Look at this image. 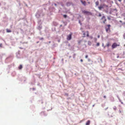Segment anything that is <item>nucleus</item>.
Returning <instances> with one entry per match:
<instances>
[{
  "instance_id": "ea45409f",
  "label": "nucleus",
  "mask_w": 125,
  "mask_h": 125,
  "mask_svg": "<svg viewBox=\"0 0 125 125\" xmlns=\"http://www.w3.org/2000/svg\"><path fill=\"white\" fill-rule=\"evenodd\" d=\"M118 0L120 2H121V0Z\"/></svg>"
},
{
  "instance_id": "412c9836",
  "label": "nucleus",
  "mask_w": 125,
  "mask_h": 125,
  "mask_svg": "<svg viewBox=\"0 0 125 125\" xmlns=\"http://www.w3.org/2000/svg\"><path fill=\"white\" fill-rule=\"evenodd\" d=\"M109 43H108L106 45V46L107 47H108L109 46Z\"/></svg>"
},
{
  "instance_id": "4d7b16f0",
  "label": "nucleus",
  "mask_w": 125,
  "mask_h": 125,
  "mask_svg": "<svg viewBox=\"0 0 125 125\" xmlns=\"http://www.w3.org/2000/svg\"><path fill=\"white\" fill-rule=\"evenodd\" d=\"M125 46V44L124 45Z\"/></svg>"
},
{
  "instance_id": "4be33fe9",
  "label": "nucleus",
  "mask_w": 125,
  "mask_h": 125,
  "mask_svg": "<svg viewBox=\"0 0 125 125\" xmlns=\"http://www.w3.org/2000/svg\"><path fill=\"white\" fill-rule=\"evenodd\" d=\"M106 12V13H107L108 12V11H107V10H104Z\"/></svg>"
},
{
  "instance_id": "7ed1b4c3",
  "label": "nucleus",
  "mask_w": 125,
  "mask_h": 125,
  "mask_svg": "<svg viewBox=\"0 0 125 125\" xmlns=\"http://www.w3.org/2000/svg\"><path fill=\"white\" fill-rule=\"evenodd\" d=\"M72 33H71L67 36V40L69 41L71 39H72Z\"/></svg>"
},
{
  "instance_id": "6e6d98bb",
  "label": "nucleus",
  "mask_w": 125,
  "mask_h": 125,
  "mask_svg": "<svg viewBox=\"0 0 125 125\" xmlns=\"http://www.w3.org/2000/svg\"><path fill=\"white\" fill-rule=\"evenodd\" d=\"M124 19L125 20V18H124Z\"/></svg>"
},
{
  "instance_id": "49530a36",
  "label": "nucleus",
  "mask_w": 125,
  "mask_h": 125,
  "mask_svg": "<svg viewBox=\"0 0 125 125\" xmlns=\"http://www.w3.org/2000/svg\"><path fill=\"white\" fill-rule=\"evenodd\" d=\"M32 89H33V90H34V88H33Z\"/></svg>"
},
{
  "instance_id": "e433bc0d",
  "label": "nucleus",
  "mask_w": 125,
  "mask_h": 125,
  "mask_svg": "<svg viewBox=\"0 0 125 125\" xmlns=\"http://www.w3.org/2000/svg\"><path fill=\"white\" fill-rule=\"evenodd\" d=\"M102 46H104V44L103 43L102 44Z\"/></svg>"
},
{
  "instance_id": "f03ea898",
  "label": "nucleus",
  "mask_w": 125,
  "mask_h": 125,
  "mask_svg": "<svg viewBox=\"0 0 125 125\" xmlns=\"http://www.w3.org/2000/svg\"><path fill=\"white\" fill-rule=\"evenodd\" d=\"M82 12L85 15H92V13L91 12L85 10H83Z\"/></svg>"
},
{
  "instance_id": "cd10ccee",
  "label": "nucleus",
  "mask_w": 125,
  "mask_h": 125,
  "mask_svg": "<svg viewBox=\"0 0 125 125\" xmlns=\"http://www.w3.org/2000/svg\"><path fill=\"white\" fill-rule=\"evenodd\" d=\"M107 18L109 20H110V18L109 17H107Z\"/></svg>"
},
{
  "instance_id": "f704fd0d",
  "label": "nucleus",
  "mask_w": 125,
  "mask_h": 125,
  "mask_svg": "<svg viewBox=\"0 0 125 125\" xmlns=\"http://www.w3.org/2000/svg\"><path fill=\"white\" fill-rule=\"evenodd\" d=\"M119 57V56L118 55H117V58H118Z\"/></svg>"
},
{
  "instance_id": "423d86ee",
  "label": "nucleus",
  "mask_w": 125,
  "mask_h": 125,
  "mask_svg": "<svg viewBox=\"0 0 125 125\" xmlns=\"http://www.w3.org/2000/svg\"><path fill=\"white\" fill-rule=\"evenodd\" d=\"M81 1L83 5L84 6L85 5L86 2L85 1H83L82 0H81Z\"/></svg>"
},
{
  "instance_id": "b1692460",
  "label": "nucleus",
  "mask_w": 125,
  "mask_h": 125,
  "mask_svg": "<svg viewBox=\"0 0 125 125\" xmlns=\"http://www.w3.org/2000/svg\"><path fill=\"white\" fill-rule=\"evenodd\" d=\"M113 109H114L115 110L116 109V107L115 106H114V107H113Z\"/></svg>"
},
{
  "instance_id": "f257e3e1",
  "label": "nucleus",
  "mask_w": 125,
  "mask_h": 125,
  "mask_svg": "<svg viewBox=\"0 0 125 125\" xmlns=\"http://www.w3.org/2000/svg\"><path fill=\"white\" fill-rule=\"evenodd\" d=\"M98 8L100 10H101L102 9H103L104 10H108V6L107 5L104 4L100 5V6L98 7Z\"/></svg>"
},
{
  "instance_id": "6e6552de",
  "label": "nucleus",
  "mask_w": 125,
  "mask_h": 125,
  "mask_svg": "<svg viewBox=\"0 0 125 125\" xmlns=\"http://www.w3.org/2000/svg\"><path fill=\"white\" fill-rule=\"evenodd\" d=\"M102 19H104V21H103V23H105V21H106V19H105V17L104 16H103V17H102Z\"/></svg>"
},
{
  "instance_id": "de8ad7c7",
  "label": "nucleus",
  "mask_w": 125,
  "mask_h": 125,
  "mask_svg": "<svg viewBox=\"0 0 125 125\" xmlns=\"http://www.w3.org/2000/svg\"><path fill=\"white\" fill-rule=\"evenodd\" d=\"M71 56H70L69 57V58H71Z\"/></svg>"
},
{
  "instance_id": "4c0bfd02",
  "label": "nucleus",
  "mask_w": 125,
  "mask_h": 125,
  "mask_svg": "<svg viewBox=\"0 0 125 125\" xmlns=\"http://www.w3.org/2000/svg\"><path fill=\"white\" fill-rule=\"evenodd\" d=\"M80 61L81 62H82L83 61V60L82 59H81L80 60Z\"/></svg>"
},
{
  "instance_id": "8fccbe9b",
  "label": "nucleus",
  "mask_w": 125,
  "mask_h": 125,
  "mask_svg": "<svg viewBox=\"0 0 125 125\" xmlns=\"http://www.w3.org/2000/svg\"><path fill=\"white\" fill-rule=\"evenodd\" d=\"M43 39V38H41V39Z\"/></svg>"
},
{
  "instance_id": "58836bf2",
  "label": "nucleus",
  "mask_w": 125,
  "mask_h": 125,
  "mask_svg": "<svg viewBox=\"0 0 125 125\" xmlns=\"http://www.w3.org/2000/svg\"><path fill=\"white\" fill-rule=\"evenodd\" d=\"M120 22H121V23H122V21H119Z\"/></svg>"
},
{
  "instance_id": "0eeeda50",
  "label": "nucleus",
  "mask_w": 125,
  "mask_h": 125,
  "mask_svg": "<svg viewBox=\"0 0 125 125\" xmlns=\"http://www.w3.org/2000/svg\"><path fill=\"white\" fill-rule=\"evenodd\" d=\"M72 3L70 2H68L66 4V5L67 6H69L71 5L72 4Z\"/></svg>"
},
{
  "instance_id": "a211bd4d",
  "label": "nucleus",
  "mask_w": 125,
  "mask_h": 125,
  "mask_svg": "<svg viewBox=\"0 0 125 125\" xmlns=\"http://www.w3.org/2000/svg\"><path fill=\"white\" fill-rule=\"evenodd\" d=\"M109 29V28H107L106 29V32H107L108 31Z\"/></svg>"
},
{
  "instance_id": "20e7f679",
  "label": "nucleus",
  "mask_w": 125,
  "mask_h": 125,
  "mask_svg": "<svg viewBox=\"0 0 125 125\" xmlns=\"http://www.w3.org/2000/svg\"><path fill=\"white\" fill-rule=\"evenodd\" d=\"M118 46H119V45H117L116 43H114L112 44V47L113 49H114Z\"/></svg>"
},
{
  "instance_id": "c85d7f7f",
  "label": "nucleus",
  "mask_w": 125,
  "mask_h": 125,
  "mask_svg": "<svg viewBox=\"0 0 125 125\" xmlns=\"http://www.w3.org/2000/svg\"><path fill=\"white\" fill-rule=\"evenodd\" d=\"M79 23H80V24L81 25H82V23H81L80 22V20H79Z\"/></svg>"
},
{
  "instance_id": "2f4dec72",
  "label": "nucleus",
  "mask_w": 125,
  "mask_h": 125,
  "mask_svg": "<svg viewBox=\"0 0 125 125\" xmlns=\"http://www.w3.org/2000/svg\"><path fill=\"white\" fill-rule=\"evenodd\" d=\"M2 44L1 43L0 44V47H1L2 46Z\"/></svg>"
},
{
  "instance_id": "6ab92c4d",
  "label": "nucleus",
  "mask_w": 125,
  "mask_h": 125,
  "mask_svg": "<svg viewBox=\"0 0 125 125\" xmlns=\"http://www.w3.org/2000/svg\"><path fill=\"white\" fill-rule=\"evenodd\" d=\"M94 41L95 42H96L97 41V39L96 38H94Z\"/></svg>"
},
{
  "instance_id": "37998d69",
  "label": "nucleus",
  "mask_w": 125,
  "mask_h": 125,
  "mask_svg": "<svg viewBox=\"0 0 125 125\" xmlns=\"http://www.w3.org/2000/svg\"><path fill=\"white\" fill-rule=\"evenodd\" d=\"M108 107H107V108H105V110H106L107 109H108Z\"/></svg>"
},
{
  "instance_id": "473e14b6",
  "label": "nucleus",
  "mask_w": 125,
  "mask_h": 125,
  "mask_svg": "<svg viewBox=\"0 0 125 125\" xmlns=\"http://www.w3.org/2000/svg\"><path fill=\"white\" fill-rule=\"evenodd\" d=\"M100 35H98V36H97L98 38H100Z\"/></svg>"
},
{
  "instance_id": "603ef678",
  "label": "nucleus",
  "mask_w": 125,
  "mask_h": 125,
  "mask_svg": "<svg viewBox=\"0 0 125 125\" xmlns=\"http://www.w3.org/2000/svg\"><path fill=\"white\" fill-rule=\"evenodd\" d=\"M124 36V38H125V36Z\"/></svg>"
},
{
  "instance_id": "c756f323",
  "label": "nucleus",
  "mask_w": 125,
  "mask_h": 125,
  "mask_svg": "<svg viewBox=\"0 0 125 125\" xmlns=\"http://www.w3.org/2000/svg\"><path fill=\"white\" fill-rule=\"evenodd\" d=\"M89 43H90V45H91V42H88V44H89Z\"/></svg>"
},
{
  "instance_id": "9d476101",
  "label": "nucleus",
  "mask_w": 125,
  "mask_h": 125,
  "mask_svg": "<svg viewBox=\"0 0 125 125\" xmlns=\"http://www.w3.org/2000/svg\"><path fill=\"white\" fill-rule=\"evenodd\" d=\"M6 31L7 32H11V31L10 30H9L8 29H6Z\"/></svg>"
},
{
  "instance_id": "5701e85b",
  "label": "nucleus",
  "mask_w": 125,
  "mask_h": 125,
  "mask_svg": "<svg viewBox=\"0 0 125 125\" xmlns=\"http://www.w3.org/2000/svg\"><path fill=\"white\" fill-rule=\"evenodd\" d=\"M101 13H99L98 15V16L99 17H101Z\"/></svg>"
},
{
  "instance_id": "09e8293b",
  "label": "nucleus",
  "mask_w": 125,
  "mask_h": 125,
  "mask_svg": "<svg viewBox=\"0 0 125 125\" xmlns=\"http://www.w3.org/2000/svg\"><path fill=\"white\" fill-rule=\"evenodd\" d=\"M49 42V43H51V42L50 41V42Z\"/></svg>"
},
{
  "instance_id": "f3484780",
  "label": "nucleus",
  "mask_w": 125,
  "mask_h": 125,
  "mask_svg": "<svg viewBox=\"0 0 125 125\" xmlns=\"http://www.w3.org/2000/svg\"><path fill=\"white\" fill-rule=\"evenodd\" d=\"M63 16L64 18H66L67 17V15H64Z\"/></svg>"
},
{
  "instance_id": "9b49d317",
  "label": "nucleus",
  "mask_w": 125,
  "mask_h": 125,
  "mask_svg": "<svg viewBox=\"0 0 125 125\" xmlns=\"http://www.w3.org/2000/svg\"><path fill=\"white\" fill-rule=\"evenodd\" d=\"M22 68V66L21 65H20L19 68V69H21Z\"/></svg>"
},
{
  "instance_id": "5fc2aeb1",
  "label": "nucleus",
  "mask_w": 125,
  "mask_h": 125,
  "mask_svg": "<svg viewBox=\"0 0 125 125\" xmlns=\"http://www.w3.org/2000/svg\"><path fill=\"white\" fill-rule=\"evenodd\" d=\"M105 46H104V48H105Z\"/></svg>"
},
{
  "instance_id": "39448f33",
  "label": "nucleus",
  "mask_w": 125,
  "mask_h": 125,
  "mask_svg": "<svg viewBox=\"0 0 125 125\" xmlns=\"http://www.w3.org/2000/svg\"><path fill=\"white\" fill-rule=\"evenodd\" d=\"M41 11H38L36 14V16L37 18H38L40 17V13Z\"/></svg>"
},
{
  "instance_id": "a19ab883",
  "label": "nucleus",
  "mask_w": 125,
  "mask_h": 125,
  "mask_svg": "<svg viewBox=\"0 0 125 125\" xmlns=\"http://www.w3.org/2000/svg\"><path fill=\"white\" fill-rule=\"evenodd\" d=\"M90 38H91V39H92V38H93V37H90Z\"/></svg>"
},
{
  "instance_id": "864d4df0",
  "label": "nucleus",
  "mask_w": 125,
  "mask_h": 125,
  "mask_svg": "<svg viewBox=\"0 0 125 125\" xmlns=\"http://www.w3.org/2000/svg\"><path fill=\"white\" fill-rule=\"evenodd\" d=\"M62 6H63V5H62Z\"/></svg>"
},
{
  "instance_id": "bb28decb",
  "label": "nucleus",
  "mask_w": 125,
  "mask_h": 125,
  "mask_svg": "<svg viewBox=\"0 0 125 125\" xmlns=\"http://www.w3.org/2000/svg\"><path fill=\"white\" fill-rule=\"evenodd\" d=\"M75 55H76V54H73V58H74V57H75Z\"/></svg>"
},
{
  "instance_id": "a878e982",
  "label": "nucleus",
  "mask_w": 125,
  "mask_h": 125,
  "mask_svg": "<svg viewBox=\"0 0 125 125\" xmlns=\"http://www.w3.org/2000/svg\"><path fill=\"white\" fill-rule=\"evenodd\" d=\"M107 26L108 27V28H109V27L111 26L110 25H107Z\"/></svg>"
},
{
  "instance_id": "393cba45",
  "label": "nucleus",
  "mask_w": 125,
  "mask_h": 125,
  "mask_svg": "<svg viewBox=\"0 0 125 125\" xmlns=\"http://www.w3.org/2000/svg\"><path fill=\"white\" fill-rule=\"evenodd\" d=\"M42 28V27L41 26H40L39 27V28H39V30H40V29H41Z\"/></svg>"
},
{
  "instance_id": "aec40b11",
  "label": "nucleus",
  "mask_w": 125,
  "mask_h": 125,
  "mask_svg": "<svg viewBox=\"0 0 125 125\" xmlns=\"http://www.w3.org/2000/svg\"><path fill=\"white\" fill-rule=\"evenodd\" d=\"M87 37H88L89 36V33H88V31H87Z\"/></svg>"
},
{
  "instance_id": "f8f14e48",
  "label": "nucleus",
  "mask_w": 125,
  "mask_h": 125,
  "mask_svg": "<svg viewBox=\"0 0 125 125\" xmlns=\"http://www.w3.org/2000/svg\"><path fill=\"white\" fill-rule=\"evenodd\" d=\"M111 101L112 102H114V98L113 97H112L111 98Z\"/></svg>"
},
{
  "instance_id": "dca6fc26",
  "label": "nucleus",
  "mask_w": 125,
  "mask_h": 125,
  "mask_svg": "<svg viewBox=\"0 0 125 125\" xmlns=\"http://www.w3.org/2000/svg\"><path fill=\"white\" fill-rule=\"evenodd\" d=\"M100 44L99 43H97L96 44V46H99V45Z\"/></svg>"
},
{
  "instance_id": "ddd939ff",
  "label": "nucleus",
  "mask_w": 125,
  "mask_h": 125,
  "mask_svg": "<svg viewBox=\"0 0 125 125\" xmlns=\"http://www.w3.org/2000/svg\"><path fill=\"white\" fill-rule=\"evenodd\" d=\"M117 98H118V99L119 101L120 102H121V99H120V98L119 97V96L118 95H117Z\"/></svg>"
},
{
  "instance_id": "79ce46f5",
  "label": "nucleus",
  "mask_w": 125,
  "mask_h": 125,
  "mask_svg": "<svg viewBox=\"0 0 125 125\" xmlns=\"http://www.w3.org/2000/svg\"><path fill=\"white\" fill-rule=\"evenodd\" d=\"M119 112H120V113H121V110H119Z\"/></svg>"
},
{
  "instance_id": "4468645a",
  "label": "nucleus",
  "mask_w": 125,
  "mask_h": 125,
  "mask_svg": "<svg viewBox=\"0 0 125 125\" xmlns=\"http://www.w3.org/2000/svg\"><path fill=\"white\" fill-rule=\"evenodd\" d=\"M95 4L96 5H98L99 4V2L98 1H97L95 2Z\"/></svg>"
},
{
  "instance_id": "2eb2a0df",
  "label": "nucleus",
  "mask_w": 125,
  "mask_h": 125,
  "mask_svg": "<svg viewBox=\"0 0 125 125\" xmlns=\"http://www.w3.org/2000/svg\"><path fill=\"white\" fill-rule=\"evenodd\" d=\"M83 37H85V33L83 31Z\"/></svg>"
},
{
  "instance_id": "1a4fd4ad",
  "label": "nucleus",
  "mask_w": 125,
  "mask_h": 125,
  "mask_svg": "<svg viewBox=\"0 0 125 125\" xmlns=\"http://www.w3.org/2000/svg\"><path fill=\"white\" fill-rule=\"evenodd\" d=\"M90 121L89 120L87 121L86 123V125H89L90 124Z\"/></svg>"
},
{
  "instance_id": "72a5a7b5",
  "label": "nucleus",
  "mask_w": 125,
  "mask_h": 125,
  "mask_svg": "<svg viewBox=\"0 0 125 125\" xmlns=\"http://www.w3.org/2000/svg\"><path fill=\"white\" fill-rule=\"evenodd\" d=\"M104 98H106V96H105L104 95Z\"/></svg>"
},
{
  "instance_id": "c03bdc74",
  "label": "nucleus",
  "mask_w": 125,
  "mask_h": 125,
  "mask_svg": "<svg viewBox=\"0 0 125 125\" xmlns=\"http://www.w3.org/2000/svg\"><path fill=\"white\" fill-rule=\"evenodd\" d=\"M121 102V103L122 104H123V102Z\"/></svg>"
},
{
  "instance_id": "3c124183",
  "label": "nucleus",
  "mask_w": 125,
  "mask_h": 125,
  "mask_svg": "<svg viewBox=\"0 0 125 125\" xmlns=\"http://www.w3.org/2000/svg\"><path fill=\"white\" fill-rule=\"evenodd\" d=\"M88 3L89 4H90V2H88Z\"/></svg>"
},
{
  "instance_id": "7c9ffc66",
  "label": "nucleus",
  "mask_w": 125,
  "mask_h": 125,
  "mask_svg": "<svg viewBox=\"0 0 125 125\" xmlns=\"http://www.w3.org/2000/svg\"><path fill=\"white\" fill-rule=\"evenodd\" d=\"M88 57V56L87 55H86L85 56V58H87Z\"/></svg>"
},
{
  "instance_id": "a18cd8bd",
  "label": "nucleus",
  "mask_w": 125,
  "mask_h": 125,
  "mask_svg": "<svg viewBox=\"0 0 125 125\" xmlns=\"http://www.w3.org/2000/svg\"><path fill=\"white\" fill-rule=\"evenodd\" d=\"M94 104L93 105V107H94Z\"/></svg>"
},
{
  "instance_id": "c9c22d12",
  "label": "nucleus",
  "mask_w": 125,
  "mask_h": 125,
  "mask_svg": "<svg viewBox=\"0 0 125 125\" xmlns=\"http://www.w3.org/2000/svg\"><path fill=\"white\" fill-rule=\"evenodd\" d=\"M54 5H55V6H56L57 4H56L54 3Z\"/></svg>"
}]
</instances>
